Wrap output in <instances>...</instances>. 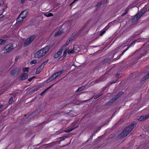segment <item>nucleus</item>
<instances>
[{
    "label": "nucleus",
    "instance_id": "9b49d317",
    "mask_svg": "<svg viewBox=\"0 0 149 149\" xmlns=\"http://www.w3.org/2000/svg\"><path fill=\"white\" fill-rule=\"evenodd\" d=\"M28 13V11L26 10H24L20 14V15L23 16V17H25V18L26 17Z\"/></svg>",
    "mask_w": 149,
    "mask_h": 149
},
{
    "label": "nucleus",
    "instance_id": "603ef678",
    "mask_svg": "<svg viewBox=\"0 0 149 149\" xmlns=\"http://www.w3.org/2000/svg\"><path fill=\"white\" fill-rule=\"evenodd\" d=\"M142 12L143 13V14H144L146 12V11H142Z\"/></svg>",
    "mask_w": 149,
    "mask_h": 149
},
{
    "label": "nucleus",
    "instance_id": "423d86ee",
    "mask_svg": "<svg viewBox=\"0 0 149 149\" xmlns=\"http://www.w3.org/2000/svg\"><path fill=\"white\" fill-rule=\"evenodd\" d=\"M13 48V45L12 44L7 45L4 48L3 50L4 52H10Z\"/></svg>",
    "mask_w": 149,
    "mask_h": 149
},
{
    "label": "nucleus",
    "instance_id": "58836bf2",
    "mask_svg": "<svg viewBox=\"0 0 149 149\" xmlns=\"http://www.w3.org/2000/svg\"><path fill=\"white\" fill-rule=\"evenodd\" d=\"M138 15H139V16H140V17L141 16H142L143 15V13L142 12V11L139 12V13L138 14Z\"/></svg>",
    "mask_w": 149,
    "mask_h": 149
},
{
    "label": "nucleus",
    "instance_id": "6e6552de",
    "mask_svg": "<svg viewBox=\"0 0 149 149\" xmlns=\"http://www.w3.org/2000/svg\"><path fill=\"white\" fill-rule=\"evenodd\" d=\"M28 74L24 72L21 74L20 78L21 80H24L28 78Z\"/></svg>",
    "mask_w": 149,
    "mask_h": 149
},
{
    "label": "nucleus",
    "instance_id": "49530a36",
    "mask_svg": "<svg viewBox=\"0 0 149 149\" xmlns=\"http://www.w3.org/2000/svg\"><path fill=\"white\" fill-rule=\"evenodd\" d=\"M4 15H3L2 14L0 15V19L4 17Z\"/></svg>",
    "mask_w": 149,
    "mask_h": 149
},
{
    "label": "nucleus",
    "instance_id": "dca6fc26",
    "mask_svg": "<svg viewBox=\"0 0 149 149\" xmlns=\"http://www.w3.org/2000/svg\"><path fill=\"white\" fill-rule=\"evenodd\" d=\"M64 49V48H62L61 47V49L59 51L56 53L59 56H60L62 54L63 50Z\"/></svg>",
    "mask_w": 149,
    "mask_h": 149
},
{
    "label": "nucleus",
    "instance_id": "473e14b6",
    "mask_svg": "<svg viewBox=\"0 0 149 149\" xmlns=\"http://www.w3.org/2000/svg\"><path fill=\"white\" fill-rule=\"evenodd\" d=\"M145 55V54H142L141 55H140L139 57V56H137V57L135 59L136 60H138L140 58L141 56Z\"/></svg>",
    "mask_w": 149,
    "mask_h": 149
},
{
    "label": "nucleus",
    "instance_id": "5701e85b",
    "mask_svg": "<svg viewBox=\"0 0 149 149\" xmlns=\"http://www.w3.org/2000/svg\"><path fill=\"white\" fill-rule=\"evenodd\" d=\"M85 88V87L84 86H82L80 88H79L77 91V92H79L83 89H84Z\"/></svg>",
    "mask_w": 149,
    "mask_h": 149
},
{
    "label": "nucleus",
    "instance_id": "412c9836",
    "mask_svg": "<svg viewBox=\"0 0 149 149\" xmlns=\"http://www.w3.org/2000/svg\"><path fill=\"white\" fill-rule=\"evenodd\" d=\"M112 24L111 23V22H110L109 23L107 26H106L105 27L104 29V30L106 31L109 28V27L111 26V24Z\"/></svg>",
    "mask_w": 149,
    "mask_h": 149
},
{
    "label": "nucleus",
    "instance_id": "a18cd8bd",
    "mask_svg": "<svg viewBox=\"0 0 149 149\" xmlns=\"http://www.w3.org/2000/svg\"><path fill=\"white\" fill-rule=\"evenodd\" d=\"M26 0H21V3H23L25 2Z\"/></svg>",
    "mask_w": 149,
    "mask_h": 149
},
{
    "label": "nucleus",
    "instance_id": "5fc2aeb1",
    "mask_svg": "<svg viewBox=\"0 0 149 149\" xmlns=\"http://www.w3.org/2000/svg\"><path fill=\"white\" fill-rule=\"evenodd\" d=\"M75 123H74V122H73V123H72V126L74 125L75 124Z\"/></svg>",
    "mask_w": 149,
    "mask_h": 149
},
{
    "label": "nucleus",
    "instance_id": "7c9ffc66",
    "mask_svg": "<svg viewBox=\"0 0 149 149\" xmlns=\"http://www.w3.org/2000/svg\"><path fill=\"white\" fill-rule=\"evenodd\" d=\"M6 41V40L0 39V45H2L4 44Z\"/></svg>",
    "mask_w": 149,
    "mask_h": 149
},
{
    "label": "nucleus",
    "instance_id": "4c0bfd02",
    "mask_svg": "<svg viewBox=\"0 0 149 149\" xmlns=\"http://www.w3.org/2000/svg\"><path fill=\"white\" fill-rule=\"evenodd\" d=\"M36 77H34V76H33V77H31V78H29L28 79V81H31L34 78Z\"/></svg>",
    "mask_w": 149,
    "mask_h": 149
},
{
    "label": "nucleus",
    "instance_id": "39448f33",
    "mask_svg": "<svg viewBox=\"0 0 149 149\" xmlns=\"http://www.w3.org/2000/svg\"><path fill=\"white\" fill-rule=\"evenodd\" d=\"M36 37V36L34 35L28 38L25 41L24 44V46L25 47L30 44L33 41Z\"/></svg>",
    "mask_w": 149,
    "mask_h": 149
},
{
    "label": "nucleus",
    "instance_id": "f8f14e48",
    "mask_svg": "<svg viewBox=\"0 0 149 149\" xmlns=\"http://www.w3.org/2000/svg\"><path fill=\"white\" fill-rule=\"evenodd\" d=\"M25 18V17H23V16H22L21 15H20L17 18V22H21V21H22L24 20V19Z\"/></svg>",
    "mask_w": 149,
    "mask_h": 149
},
{
    "label": "nucleus",
    "instance_id": "a19ab883",
    "mask_svg": "<svg viewBox=\"0 0 149 149\" xmlns=\"http://www.w3.org/2000/svg\"><path fill=\"white\" fill-rule=\"evenodd\" d=\"M66 138L64 136L61 137H60V140L61 141H63L65 140Z\"/></svg>",
    "mask_w": 149,
    "mask_h": 149
},
{
    "label": "nucleus",
    "instance_id": "2f4dec72",
    "mask_svg": "<svg viewBox=\"0 0 149 149\" xmlns=\"http://www.w3.org/2000/svg\"><path fill=\"white\" fill-rule=\"evenodd\" d=\"M48 60H47V61H44L40 66H41V67H43L45 65H46L47 62H48Z\"/></svg>",
    "mask_w": 149,
    "mask_h": 149
},
{
    "label": "nucleus",
    "instance_id": "ea45409f",
    "mask_svg": "<svg viewBox=\"0 0 149 149\" xmlns=\"http://www.w3.org/2000/svg\"><path fill=\"white\" fill-rule=\"evenodd\" d=\"M58 55L56 53L54 54V57L55 58H57L59 57Z\"/></svg>",
    "mask_w": 149,
    "mask_h": 149
},
{
    "label": "nucleus",
    "instance_id": "4d7b16f0",
    "mask_svg": "<svg viewBox=\"0 0 149 149\" xmlns=\"http://www.w3.org/2000/svg\"><path fill=\"white\" fill-rule=\"evenodd\" d=\"M45 123V122H43V123H42V124H43V123Z\"/></svg>",
    "mask_w": 149,
    "mask_h": 149
},
{
    "label": "nucleus",
    "instance_id": "de8ad7c7",
    "mask_svg": "<svg viewBox=\"0 0 149 149\" xmlns=\"http://www.w3.org/2000/svg\"><path fill=\"white\" fill-rule=\"evenodd\" d=\"M120 75V74L119 73H117L116 75V77H118Z\"/></svg>",
    "mask_w": 149,
    "mask_h": 149
},
{
    "label": "nucleus",
    "instance_id": "72a5a7b5",
    "mask_svg": "<svg viewBox=\"0 0 149 149\" xmlns=\"http://www.w3.org/2000/svg\"><path fill=\"white\" fill-rule=\"evenodd\" d=\"M67 51V53L68 54H72L74 53V49L72 50H70L68 49Z\"/></svg>",
    "mask_w": 149,
    "mask_h": 149
},
{
    "label": "nucleus",
    "instance_id": "c03bdc74",
    "mask_svg": "<svg viewBox=\"0 0 149 149\" xmlns=\"http://www.w3.org/2000/svg\"><path fill=\"white\" fill-rule=\"evenodd\" d=\"M131 40L132 39H131V38H129L128 39H127V42H129L131 41Z\"/></svg>",
    "mask_w": 149,
    "mask_h": 149
},
{
    "label": "nucleus",
    "instance_id": "3c124183",
    "mask_svg": "<svg viewBox=\"0 0 149 149\" xmlns=\"http://www.w3.org/2000/svg\"><path fill=\"white\" fill-rule=\"evenodd\" d=\"M116 82V81H113L111 83V84L115 83Z\"/></svg>",
    "mask_w": 149,
    "mask_h": 149
},
{
    "label": "nucleus",
    "instance_id": "f257e3e1",
    "mask_svg": "<svg viewBox=\"0 0 149 149\" xmlns=\"http://www.w3.org/2000/svg\"><path fill=\"white\" fill-rule=\"evenodd\" d=\"M88 31V27H87L86 25H85L77 32H74L72 34L69 39H68L65 44L63 45L62 46V48H64L67 46L69 44L70 41L75 40V37L79 36L86 34L87 33Z\"/></svg>",
    "mask_w": 149,
    "mask_h": 149
},
{
    "label": "nucleus",
    "instance_id": "6ab92c4d",
    "mask_svg": "<svg viewBox=\"0 0 149 149\" xmlns=\"http://www.w3.org/2000/svg\"><path fill=\"white\" fill-rule=\"evenodd\" d=\"M53 85H52L50 86L48 88H46L44 91L43 92H42L40 94V95L42 96L45 93L46 91H47Z\"/></svg>",
    "mask_w": 149,
    "mask_h": 149
},
{
    "label": "nucleus",
    "instance_id": "09e8293b",
    "mask_svg": "<svg viewBox=\"0 0 149 149\" xmlns=\"http://www.w3.org/2000/svg\"><path fill=\"white\" fill-rule=\"evenodd\" d=\"M107 1V0H104V3L105 4L106 3Z\"/></svg>",
    "mask_w": 149,
    "mask_h": 149
},
{
    "label": "nucleus",
    "instance_id": "bb28decb",
    "mask_svg": "<svg viewBox=\"0 0 149 149\" xmlns=\"http://www.w3.org/2000/svg\"><path fill=\"white\" fill-rule=\"evenodd\" d=\"M64 71V70H61V71H60L59 72H57L55 73L56 74V75L57 76H58L61 75V74H62V73Z\"/></svg>",
    "mask_w": 149,
    "mask_h": 149
},
{
    "label": "nucleus",
    "instance_id": "bf43d9fd",
    "mask_svg": "<svg viewBox=\"0 0 149 149\" xmlns=\"http://www.w3.org/2000/svg\"><path fill=\"white\" fill-rule=\"evenodd\" d=\"M126 46H127V45H125V47Z\"/></svg>",
    "mask_w": 149,
    "mask_h": 149
},
{
    "label": "nucleus",
    "instance_id": "0eeeda50",
    "mask_svg": "<svg viewBox=\"0 0 149 149\" xmlns=\"http://www.w3.org/2000/svg\"><path fill=\"white\" fill-rule=\"evenodd\" d=\"M149 117V114L144 116H141L140 117L137 118V120L140 121H143L148 119Z\"/></svg>",
    "mask_w": 149,
    "mask_h": 149
},
{
    "label": "nucleus",
    "instance_id": "c756f323",
    "mask_svg": "<svg viewBox=\"0 0 149 149\" xmlns=\"http://www.w3.org/2000/svg\"><path fill=\"white\" fill-rule=\"evenodd\" d=\"M68 49V48L67 47L65 48V51L63 53V55L64 57H65L67 55V51Z\"/></svg>",
    "mask_w": 149,
    "mask_h": 149
},
{
    "label": "nucleus",
    "instance_id": "13d9d810",
    "mask_svg": "<svg viewBox=\"0 0 149 149\" xmlns=\"http://www.w3.org/2000/svg\"><path fill=\"white\" fill-rule=\"evenodd\" d=\"M24 116H26V115H24Z\"/></svg>",
    "mask_w": 149,
    "mask_h": 149
},
{
    "label": "nucleus",
    "instance_id": "aec40b11",
    "mask_svg": "<svg viewBox=\"0 0 149 149\" xmlns=\"http://www.w3.org/2000/svg\"><path fill=\"white\" fill-rule=\"evenodd\" d=\"M140 18V16L138 14L136 15L132 19V20H138Z\"/></svg>",
    "mask_w": 149,
    "mask_h": 149
},
{
    "label": "nucleus",
    "instance_id": "2eb2a0df",
    "mask_svg": "<svg viewBox=\"0 0 149 149\" xmlns=\"http://www.w3.org/2000/svg\"><path fill=\"white\" fill-rule=\"evenodd\" d=\"M41 66H40L36 70V74H38L39 73H40L41 71L42 70L41 69Z\"/></svg>",
    "mask_w": 149,
    "mask_h": 149
},
{
    "label": "nucleus",
    "instance_id": "f3484780",
    "mask_svg": "<svg viewBox=\"0 0 149 149\" xmlns=\"http://www.w3.org/2000/svg\"><path fill=\"white\" fill-rule=\"evenodd\" d=\"M18 73V70L17 68H15L14 70L12 71L10 73V74L13 75L15 74Z\"/></svg>",
    "mask_w": 149,
    "mask_h": 149
},
{
    "label": "nucleus",
    "instance_id": "cd10ccee",
    "mask_svg": "<svg viewBox=\"0 0 149 149\" xmlns=\"http://www.w3.org/2000/svg\"><path fill=\"white\" fill-rule=\"evenodd\" d=\"M102 95V93H100L99 94H97L95 95L94 96V98L95 99H96L97 98L101 96Z\"/></svg>",
    "mask_w": 149,
    "mask_h": 149
},
{
    "label": "nucleus",
    "instance_id": "f03ea898",
    "mask_svg": "<svg viewBox=\"0 0 149 149\" xmlns=\"http://www.w3.org/2000/svg\"><path fill=\"white\" fill-rule=\"evenodd\" d=\"M136 124L132 123L126 127L120 133V136L121 138H124L128 135L136 126Z\"/></svg>",
    "mask_w": 149,
    "mask_h": 149
},
{
    "label": "nucleus",
    "instance_id": "6e6d98bb",
    "mask_svg": "<svg viewBox=\"0 0 149 149\" xmlns=\"http://www.w3.org/2000/svg\"><path fill=\"white\" fill-rule=\"evenodd\" d=\"M148 11H149V8H148Z\"/></svg>",
    "mask_w": 149,
    "mask_h": 149
},
{
    "label": "nucleus",
    "instance_id": "c85d7f7f",
    "mask_svg": "<svg viewBox=\"0 0 149 149\" xmlns=\"http://www.w3.org/2000/svg\"><path fill=\"white\" fill-rule=\"evenodd\" d=\"M106 32L105 30H104V29L102 30V31H101L100 33V36H102Z\"/></svg>",
    "mask_w": 149,
    "mask_h": 149
},
{
    "label": "nucleus",
    "instance_id": "79ce46f5",
    "mask_svg": "<svg viewBox=\"0 0 149 149\" xmlns=\"http://www.w3.org/2000/svg\"><path fill=\"white\" fill-rule=\"evenodd\" d=\"M101 81V80L100 79H97L96 80V81L94 82H95L96 83H98L100 82V81Z\"/></svg>",
    "mask_w": 149,
    "mask_h": 149
},
{
    "label": "nucleus",
    "instance_id": "4be33fe9",
    "mask_svg": "<svg viewBox=\"0 0 149 149\" xmlns=\"http://www.w3.org/2000/svg\"><path fill=\"white\" fill-rule=\"evenodd\" d=\"M129 11V8H127L125 10V11L124 13H123L121 15V16H124L127 13H128V12Z\"/></svg>",
    "mask_w": 149,
    "mask_h": 149
},
{
    "label": "nucleus",
    "instance_id": "ddd939ff",
    "mask_svg": "<svg viewBox=\"0 0 149 149\" xmlns=\"http://www.w3.org/2000/svg\"><path fill=\"white\" fill-rule=\"evenodd\" d=\"M78 127H79V126L78 125H77L75 127H72V128L69 129L68 130H66L65 131V132H67V133L70 132H71L74 129Z\"/></svg>",
    "mask_w": 149,
    "mask_h": 149
},
{
    "label": "nucleus",
    "instance_id": "c9c22d12",
    "mask_svg": "<svg viewBox=\"0 0 149 149\" xmlns=\"http://www.w3.org/2000/svg\"><path fill=\"white\" fill-rule=\"evenodd\" d=\"M120 20L118 18H117L115 20H114L113 21L111 22L112 24H113V23L114 22H119V21H120Z\"/></svg>",
    "mask_w": 149,
    "mask_h": 149
},
{
    "label": "nucleus",
    "instance_id": "a878e982",
    "mask_svg": "<svg viewBox=\"0 0 149 149\" xmlns=\"http://www.w3.org/2000/svg\"><path fill=\"white\" fill-rule=\"evenodd\" d=\"M13 101H14L13 98V97H11L9 99L8 103L10 104H11L13 102Z\"/></svg>",
    "mask_w": 149,
    "mask_h": 149
},
{
    "label": "nucleus",
    "instance_id": "8fccbe9b",
    "mask_svg": "<svg viewBox=\"0 0 149 149\" xmlns=\"http://www.w3.org/2000/svg\"><path fill=\"white\" fill-rule=\"evenodd\" d=\"M3 107V105L2 104H0V109Z\"/></svg>",
    "mask_w": 149,
    "mask_h": 149
},
{
    "label": "nucleus",
    "instance_id": "b1692460",
    "mask_svg": "<svg viewBox=\"0 0 149 149\" xmlns=\"http://www.w3.org/2000/svg\"><path fill=\"white\" fill-rule=\"evenodd\" d=\"M29 67L23 68L22 69L23 71L24 72H28L29 71Z\"/></svg>",
    "mask_w": 149,
    "mask_h": 149
},
{
    "label": "nucleus",
    "instance_id": "a211bd4d",
    "mask_svg": "<svg viewBox=\"0 0 149 149\" xmlns=\"http://www.w3.org/2000/svg\"><path fill=\"white\" fill-rule=\"evenodd\" d=\"M63 32L62 30L60 29L57 32H56L55 35V36H59V35L61 34Z\"/></svg>",
    "mask_w": 149,
    "mask_h": 149
},
{
    "label": "nucleus",
    "instance_id": "37998d69",
    "mask_svg": "<svg viewBox=\"0 0 149 149\" xmlns=\"http://www.w3.org/2000/svg\"><path fill=\"white\" fill-rule=\"evenodd\" d=\"M19 58V56H17L15 58V61H16L18 60Z\"/></svg>",
    "mask_w": 149,
    "mask_h": 149
},
{
    "label": "nucleus",
    "instance_id": "f704fd0d",
    "mask_svg": "<svg viewBox=\"0 0 149 149\" xmlns=\"http://www.w3.org/2000/svg\"><path fill=\"white\" fill-rule=\"evenodd\" d=\"M37 61L36 60H34L31 61L30 62V63L31 64H35L36 63Z\"/></svg>",
    "mask_w": 149,
    "mask_h": 149
},
{
    "label": "nucleus",
    "instance_id": "4468645a",
    "mask_svg": "<svg viewBox=\"0 0 149 149\" xmlns=\"http://www.w3.org/2000/svg\"><path fill=\"white\" fill-rule=\"evenodd\" d=\"M149 78V72L145 76L141 79V82L144 81L145 80Z\"/></svg>",
    "mask_w": 149,
    "mask_h": 149
},
{
    "label": "nucleus",
    "instance_id": "7ed1b4c3",
    "mask_svg": "<svg viewBox=\"0 0 149 149\" xmlns=\"http://www.w3.org/2000/svg\"><path fill=\"white\" fill-rule=\"evenodd\" d=\"M49 49V47L47 46L40 49L35 53L34 55V57L36 58H41L48 51Z\"/></svg>",
    "mask_w": 149,
    "mask_h": 149
},
{
    "label": "nucleus",
    "instance_id": "1a4fd4ad",
    "mask_svg": "<svg viewBox=\"0 0 149 149\" xmlns=\"http://www.w3.org/2000/svg\"><path fill=\"white\" fill-rule=\"evenodd\" d=\"M136 40H135V41H132V42H131V43L130 45L129 46L127 47L122 52L121 54H120V55H123L124 54V53H125V52H126L127 50H128V49H129V47H131L133 44H135L136 42Z\"/></svg>",
    "mask_w": 149,
    "mask_h": 149
},
{
    "label": "nucleus",
    "instance_id": "e433bc0d",
    "mask_svg": "<svg viewBox=\"0 0 149 149\" xmlns=\"http://www.w3.org/2000/svg\"><path fill=\"white\" fill-rule=\"evenodd\" d=\"M102 4V3L101 2H99L97 4V5H96V7L97 8L101 6Z\"/></svg>",
    "mask_w": 149,
    "mask_h": 149
},
{
    "label": "nucleus",
    "instance_id": "864d4df0",
    "mask_svg": "<svg viewBox=\"0 0 149 149\" xmlns=\"http://www.w3.org/2000/svg\"><path fill=\"white\" fill-rule=\"evenodd\" d=\"M78 0H74L73 2L71 3V4H72L74 2L76 1H78Z\"/></svg>",
    "mask_w": 149,
    "mask_h": 149
},
{
    "label": "nucleus",
    "instance_id": "20e7f679",
    "mask_svg": "<svg viewBox=\"0 0 149 149\" xmlns=\"http://www.w3.org/2000/svg\"><path fill=\"white\" fill-rule=\"evenodd\" d=\"M124 94L123 92H119L117 95H116L114 97L111 99L109 102L106 104V106H109L113 102L116 101L120 97L122 96Z\"/></svg>",
    "mask_w": 149,
    "mask_h": 149
},
{
    "label": "nucleus",
    "instance_id": "9d476101",
    "mask_svg": "<svg viewBox=\"0 0 149 149\" xmlns=\"http://www.w3.org/2000/svg\"><path fill=\"white\" fill-rule=\"evenodd\" d=\"M57 77V76L56 75L55 73L51 77H49L47 79V82H49L55 79Z\"/></svg>",
    "mask_w": 149,
    "mask_h": 149
},
{
    "label": "nucleus",
    "instance_id": "393cba45",
    "mask_svg": "<svg viewBox=\"0 0 149 149\" xmlns=\"http://www.w3.org/2000/svg\"><path fill=\"white\" fill-rule=\"evenodd\" d=\"M44 15L45 16L47 17H52V16H53V13H49L47 14V13L45 14H44Z\"/></svg>",
    "mask_w": 149,
    "mask_h": 149
}]
</instances>
